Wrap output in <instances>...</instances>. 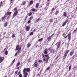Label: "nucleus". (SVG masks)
<instances>
[{"label":"nucleus","mask_w":77,"mask_h":77,"mask_svg":"<svg viewBox=\"0 0 77 77\" xmlns=\"http://www.w3.org/2000/svg\"><path fill=\"white\" fill-rule=\"evenodd\" d=\"M71 32H70L68 33V35H67L68 39L69 40V41H70L71 40Z\"/></svg>","instance_id":"f257e3e1"},{"label":"nucleus","mask_w":77,"mask_h":77,"mask_svg":"<svg viewBox=\"0 0 77 77\" xmlns=\"http://www.w3.org/2000/svg\"><path fill=\"white\" fill-rule=\"evenodd\" d=\"M26 68H25L23 69V74L25 75H28V73L26 72Z\"/></svg>","instance_id":"f03ea898"},{"label":"nucleus","mask_w":77,"mask_h":77,"mask_svg":"<svg viewBox=\"0 0 77 77\" xmlns=\"http://www.w3.org/2000/svg\"><path fill=\"white\" fill-rule=\"evenodd\" d=\"M18 14V11H16V12H14V14L13 15V18H14L17 14Z\"/></svg>","instance_id":"7ed1b4c3"},{"label":"nucleus","mask_w":77,"mask_h":77,"mask_svg":"<svg viewBox=\"0 0 77 77\" xmlns=\"http://www.w3.org/2000/svg\"><path fill=\"white\" fill-rule=\"evenodd\" d=\"M5 59V58L3 57H0V63H2V62H3V60H4V59Z\"/></svg>","instance_id":"20e7f679"},{"label":"nucleus","mask_w":77,"mask_h":77,"mask_svg":"<svg viewBox=\"0 0 77 77\" xmlns=\"http://www.w3.org/2000/svg\"><path fill=\"white\" fill-rule=\"evenodd\" d=\"M38 67V62H35L34 63V67L35 68H36V67Z\"/></svg>","instance_id":"39448f33"},{"label":"nucleus","mask_w":77,"mask_h":77,"mask_svg":"<svg viewBox=\"0 0 77 77\" xmlns=\"http://www.w3.org/2000/svg\"><path fill=\"white\" fill-rule=\"evenodd\" d=\"M26 31H29L30 29V27L29 26H27L26 27Z\"/></svg>","instance_id":"423d86ee"},{"label":"nucleus","mask_w":77,"mask_h":77,"mask_svg":"<svg viewBox=\"0 0 77 77\" xmlns=\"http://www.w3.org/2000/svg\"><path fill=\"white\" fill-rule=\"evenodd\" d=\"M48 50V49L47 48H46L45 49V52H44V54H47L48 53V52H47V51Z\"/></svg>","instance_id":"0eeeda50"},{"label":"nucleus","mask_w":77,"mask_h":77,"mask_svg":"<svg viewBox=\"0 0 77 77\" xmlns=\"http://www.w3.org/2000/svg\"><path fill=\"white\" fill-rule=\"evenodd\" d=\"M52 38V37H51V36H49L47 38L48 41H49V40L51 39V38Z\"/></svg>","instance_id":"6e6552de"},{"label":"nucleus","mask_w":77,"mask_h":77,"mask_svg":"<svg viewBox=\"0 0 77 77\" xmlns=\"http://www.w3.org/2000/svg\"><path fill=\"white\" fill-rule=\"evenodd\" d=\"M8 25V22H6L5 23H4V27H6V26H7V25Z\"/></svg>","instance_id":"1a4fd4ad"},{"label":"nucleus","mask_w":77,"mask_h":77,"mask_svg":"<svg viewBox=\"0 0 77 77\" xmlns=\"http://www.w3.org/2000/svg\"><path fill=\"white\" fill-rule=\"evenodd\" d=\"M12 14V12H8L6 13L7 15H11Z\"/></svg>","instance_id":"9d476101"},{"label":"nucleus","mask_w":77,"mask_h":77,"mask_svg":"<svg viewBox=\"0 0 77 77\" xmlns=\"http://www.w3.org/2000/svg\"><path fill=\"white\" fill-rule=\"evenodd\" d=\"M68 52H69V51H66V52L65 53L64 56L66 57L67 56V54L68 53Z\"/></svg>","instance_id":"9b49d317"},{"label":"nucleus","mask_w":77,"mask_h":77,"mask_svg":"<svg viewBox=\"0 0 77 77\" xmlns=\"http://www.w3.org/2000/svg\"><path fill=\"white\" fill-rule=\"evenodd\" d=\"M19 50V45H17L16 47L15 51H16V50Z\"/></svg>","instance_id":"f8f14e48"},{"label":"nucleus","mask_w":77,"mask_h":77,"mask_svg":"<svg viewBox=\"0 0 77 77\" xmlns=\"http://www.w3.org/2000/svg\"><path fill=\"white\" fill-rule=\"evenodd\" d=\"M74 54V52L73 51H72L70 53V56H72Z\"/></svg>","instance_id":"ddd939ff"},{"label":"nucleus","mask_w":77,"mask_h":77,"mask_svg":"<svg viewBox=\"0 0 77 77\" xmlns=\"http://www.w3.org/2000/svg\"><path fill=\"white\" fill-rule=\"evenodd\" d=\"M66 22H64L62 24V26H63V27L65 26L66 25Z\"/></svg>","instance_id":"4468645a"},{"label":"nucleus","mask_w":77,"mask_h":77,"mask_svg":"<svg viewBox=\"0 0 77 77\" xmlns=\"http://www.w3.org/2000/svg\"><path fill=\"white\" fill-rule=\"evenodd\" d=\"M38 7H39V4L37 3L35 5V8H38Z\"/></svg>","instance_id":"2eb2a0df"},{"label":"nucleus","mask_w":77,"mask_h":77,"mask_svg":"<svg viewBox=\"0 0 77 77\" xmlns=\"http://www.w3.org/2000/svg\"><path fill=\"white\" fill-rule=\"evenodd\" d=\"M63 17H67V16H66V12H64L63 13Z\"/></svg>","instance_id":"dca6fc26"},{"label":"nucleus","mask_w":77,"mask_h":77,"mask_svg":"<svg viewBox=\"0 0 77 77\" xmlns=\"http://www.w3.org/2000/svg\"><path fill=\"white\" fill-rule=\"evenodd\" d=\"M26 1H23L22 3V5L23 6H24L25 5H26Z\"/></svg>","instance_id":"f3484780"},{"label":"nucleus","mask_w":77,"mask_h":77,"mask_svg":"<svg viewBox=\"0 0 77 77\" xmlns=\"http://www.w3.org/2000/svg\"><path fill=\"white\" fill-rule=\"evenodd\" d=\"M26 71L27 72H29L30 71V69L29 68H26Z\"/></svg>","instance_id":"a211bd4d"},{"label":"nucleus","mask_w":77,"mask_h":77,"mask_svg":"<svg viewBox=\"0 0 77 77\" xmlns=\"http://www.w3.org/2000/svg\"><path fill=\"white\" fill-rule=\"evenodd\" d=\"M59 13V11H57L55 12V15H57V14H58Z\"/></svg>","instance_id":"6ab92c4d"},{"label":"nucleus","mask_w":77,"mask_h":77,"mask_svg":"<svg viewBox=\"0 0 77 77\" xmlns=\"http://www.w3.org/2000/svg\"><path fill=\"white\" fill-rule=\"evenodd\" d=\"M59 47H60V42H59L57 45V49H58L59 48Z\"/></svg>","instance_id":"aec40b11"},{"label":"nucleus","mask_w":77,"mask_h":77,"mask_svg":"<svg viewBox=\"0 0 77 77\" xmlns=\"http://www.w3.org/2000/svg\"><path fill=\"white\" fill-rule=\"evenodd\" d=\"M21 47L19 49L17 50H18V53H20V51H21Z\"/></svg>","instance_id":"412c9836"},{"label":"nucleus","mask_w":77,"mask_h":77,"mask_svg":"<svg viewBox=\"0 0 77 77\" xmlns=\"http://www.w3.org/2000/svg\"><path fill=\"white\" fill-rule=\"evenodd\" d=\"M8 51H6L5 52V54L6 55H8Z\"/></svg>","instance_id":"4be33fe9"},{"label":"nucleus","mask_w":77,"mask_h":77,"mask_svg":"<svg viewBox=\"0 0 77 77\" xmlns=\"http://www.w3.org/2000/svg\"><path fill=\"white\" fill-rule=\"evenodd\" d=\"M28 15L29 16H31V15H32V12H30L28 13Z\"/></svg>","instance_id":"5701e85b"},{"label":"nucleus","mask_w":77,"mask_h":77,"mask_svg":"<svg viewBox=\"0 0 77 77\" xmlns=\"http://www.w3.org/2000/svg\"><path fill=\"white\" fill-rule=\"evenodd\" d=\"M30 45H30V43H28L27 44V47L28 48H29V47H30Z\"/></svg>","instance_id":"b1692460"},{"label":"nucleus","mask_w":77,"mask_h":77,"mask_svg":"<svg viewBox=\"0 0 77 77\" xmlns=\"http://www.w3.org/2000/svg\"><path fill=\"white\" fill-rule=\"evenodd\" d=\"M20 65V62H19L18 63L17 65H16V66H17V67H18V66H19V65Z\"/></svg>","instance_id":"393cba45"},{"label":"nucleus","mask_w":77,"mask_h":77,"mask_svg":"<svg viewBox=\"0 0 77 77\" xmlns=\"http://www.w3.org/2000/svg\"><path fill=\"white\" fill-rule=\"evenodd\" d=\"M51 52H53V53H55V52H56V51L53 49L51 50Z\"/></svg>","instance_id":"a878e982"},{"label":"nucleus","mask_w":77,"mask_h":77,"mask_svg":"<svg viewBox=\"0 0 77 77\" xmlns=\"http://www.w3.org/2000/svg\"><path fill=\"white\" fill-rule=\"evenodd\" d=\"M33 35V32H31L29 34V35H30V36H32V35Z\"/></svg>","instance_id":"bb28decb"},{"label":"nucleus","mask_w":77,"mask_h":77,"mask_svg":"<svg viewBox=\"0 0 77 77\" xmlns=\"http://www.w3.org/2000/svg\"><path fill=\"white\" fill-rule=\"evenodd\" d=\"M42 40H43V38H42L39 39L38 41V42H40V41H42Z\"/></svg>","instance_id":"cd10ccee"},{"label":"nucleus","mask_w":77,"mask_h":77,"mask_svg":"<svg viewBox=\"0 0 77 77\" xmlns=\"http://www.w3.org/2000/svg\"><path fill=\"white\" fill-rule=\"evenodd\" d=\"M31 11H36V9L35 8H32L31 9Z\"/></svg>","instance_id":"c85d7f7f"},{"label":"nucleus","mask_w":77,"mask_h":77,"mask_svg":"<svg viewBox=\"0 0 77 77\" xmlns=\"http://www.w3.org/2000/svg\"><path fill=\"white\" fill-rule=\"evenodd\" d=\"M50 69V67L49 66L48 67L47 69H46V70L47 71H48V70H49V69Z\"/></svg>","instance_id":"c756f323"},{"label":"nucleus","mask_w":77,"mask_h":77,"mask_svg":"<svg viewBox=\"0 0 77 77\" xmlns=\"http://www.w3.org/2000/svg\"><path fill=\"white\" fill-rule=\"evenodd\" d=\"M33 18V16H31L30 18H29V20H32Z\"/></svg>","instance_id":"7c9ffc66"},{"label":"nucleus","mask_w":77,"mask_h":77,"mask_svg":"<svg viewBox=\"0 0 77 77\" xmlns=\"http://www.w3.org/2000/svg\"><path fill=\"white\" fill-rule=\"evenodd\" d=\"M71 65H70L69 66V71L70 70V69H71Z\"/></svg>","instance_id":"2f4dec72"},{"label":"nucleus","mask_w":77,"mask_h":77,"mask_svg":"<svg viewBox=\"0 0 77 77\" xmlns=\"http://www.w3.org/2000/svg\"><path fill=\"white\" fill-rule=\"evenodd\" d=\"M53 19H51L50 20V23H52V22H53Z\"/></svg>","instance_id":"473e14b6"},{"label":"nucleus","mask_w":77,"mask_h":77,"mask_svg":"<svg viewBox=\"0 0 77 77\" xmlns=\"http://www.w3.org/2000/svg\"><path fill=\"white\" fill-rule=\"evenodd\" d=\"M48 59H49V56H48L46 59V61H48Z\"/></svg>","instance_id":"72a5a7b5"},{"label":"nucleus","mask_w":77,"mask_h":77,"mask_svg":"<svg viewBox=\"0 0 77 77\" xmlns=\"http://www.w3.org/2000/svg\"><path fill=\"white\" fill-rule=\"evenodd\" d=\"M39 20H40V18H38V19L36 20L35 22H38V21H39Z\"/></svg>","instance_id":"f704fd0d"},{"label":"nucleus","mask_w":77,"mask_h":77,"mask_svg":"<svg viewBox=\"0 0 77 77\" xmlns=\"http://www.w3.org/2000/svg\"><path fill=\"white\" fill-rule=\"evenodd\" d=\"M17 54H18V51L15 54L14 56H17Z\"/></svg>","instance_id":"c9c22d12"},{"label":"nucleus","mask_w":77,"mask_h":77,"mask_svg":"<svg viewBox=\"0 0 77 77\" xmlns=\"http://www.w3.org/2000/svg\"><path fill=\"white\" fill-rule=\"evenodd\" d=\"M63 59H66V56H65L64 55L63 56Z\"/></svg>","instance_id":"e433bc0d"},{"label":"nucleus","mask_w":77,"mask_h":77,"mask_svg":"<svg viewBox=\"0 0 77 77\" xmlns=\"http://www.w3.org/2000/svg\"><path fill=\"white\" fill-rule=\"evenodd\" d=\"M33 1H31L30 2V4H33Z\"/></svg>","instance_id":"4c0bfd02"},{"label":"nucleus","mask_w":77,"mask_h":77,"mask_svg":"<svg viewBox=\"0 0 77 77\" xmlns=\"http://www.w3.org/2000/svg\"><path fill=\"white\" fill-rule=\"evenodd\" d=\"M42 62V61L41 60H38V62H40V63H41Z\"/></svg>","instance_id":"58836bf2"},{"label":"nucleus","mask_w":77,"mask_h":77,"mask_svg":"<svg viewBox=\"0 0 77 77\" xmlns=\"http://www.w3.org/2000/svg\"><path fill=\"white\" fill-rule=\"evenodd\" d=\"M77 32V28L76 29L73 31V32H74V33H75V32Z\"/></svg>","instance_id":"ea45409f"},{"label":"nucleus","mask_w":77,"mask_h":77,"mask_svg":"<svg viewBox=\"0 0 77 77\" xmlns=\"http://www.w3.org/2000/svg\"><path fill=\"white\" fill-rule=\"evenodd\" d=\"M30 22H31V20H29L28 22V24H29L30 23Z\"/></svg>","instance_id":"a19ab883"},{"label":"nucleus","mask_w":77,"mask_h":77,"mask_svg":"<svg viewBox=\"0 0 77 77\" xmlns=\"http://www.w3.org/2000/svg\"><path fill=\"white\" fill-rule=\"evenodd\" d=\"M17 72H18V71H16L15 72V75H16V74H17Z\"/></svg>","instance_id":"79ce46f5"},{"label":"nucleus","mask_w":77,"mask_h":77,"mask_svg":"<svg viewBox=\"0 0 77 77\" xmlns=\"http://www.w3.org/2000/svg\"><path fill=\"white\" fill-rule=\"evenodd\" d=\"M12 38H14L15 37V34H13L12 36Z\"/></svg>","instance_id":"37998d69"},{"label":"nucleus","mask_w":77,"mask_h":77,"mask_svg":"<svg viewBox=\"0 0 77 77\" xmlns=\"http://www.w3.org/2000/svg\"><path fill=\"white\" fill-rule=\"evenodd\" d=\"M45 57H48V54H46L45 55Z\"/></svg>","instance_id":"c03bdc74"},{"label":"nucleus","mask_w":77,"mask_h":77,"mask_svg":"<svg viewBox=\"0 0 77 77\" xmlns=\"http://www.w3.org/2000/svg\"><path fill=\"white\" fill-rule=\"evenodd\" d=\"M19 77H22V74H20L19 75Z\"/></svg>","instance_id":"a18cd8bd"},{"label":"nucleus","mask_w":77,"mask_h":77,"mask_svg":"<svg viewBox=\"0 0 77 77\" xmlns=\"http://www.w3.org/2000/svg\"><path fill=\"white\" fill-rule=\"evenodd\" d=\"M27 16H26L25 17V19L26 20V19H27Z\"/></svg>","instance_id":"49530a36"},{"label":"nucleus","mask_w":77,"mask_h":77,"mask_svg":"<svg viewBox=\"0 0 77 77\" xmlns=\"http://www.w3.org/2000/svg\"><path fill=\"white\" fill-rule=\"evenodd\" d=\"M14 10L15 11H17V8H15Z\"/></svg>","instance_id":"de8ad7c7"},{"label":"nucleus","mask_w":77,"mask_h":77,"mask_svg":"<svg viewBox=\"0 0 77 77\" xmlns=\"http://www.w3.org/2000/svg\"><path fill=\"white\" fill-rule=\"evenodd\" d=\"M1 4H3V2H1V4H0V6H2V5H1Z\"/></svg>","instance_id":"09e8293b"},{"label":"nucleus","mask_w":77,"mask_h":77,"mask_svg":"<svg viewBox=\"0 0 77 77\" xmlns=\"http://www.w3.org/2000/svg\"><path fill=\"white\" fill-rule=\"evenodd\" d=\"M54 35V33L51 36L52 38H53V36Z\"/></svg>","instance_id":"8fccbe9b"},{"label":"nucleus","mask_w":77,"mask_h":77,"mask_svg":"<svg viewBox=\"0 0 77 77\" xmlns=\"http://www.w3.org/2000/svg\"><path fill=\"white\" fill-rule=\"evenodd\" d=\"M56 22H57L56 21H55L54 22V23L55 24H56V23H57Z\"/></svg>","instance_id":"3c124183"},{"label":"nucleus","mask_w":77,"mask_h":77,"mask_svg":"<svg viewBox=\"0 0 77 77\" xmlns=\"http://www.w3.org/2000/svg\"><path fill=\"white\" fill-rule=\"evenodd\" d=\"M43 60H44V62H45L46 61V60H45V59H44Z\"/></svg>","instance_id":"603ef678"},{"label":"nucleus","mask_w":77,"mask_h":77,"mask_svg":"<svg viewBox=\"0 0 77 77\" xmlns=\"http://www.w3.org/2000/svg\"><path fill=\"white\" fill-rule=\"evenodd\" d=\"M58 57H59V56H58L57 57H56V58H55V60H57V59Z\"/></svg>","instance_id":"864d4df0"},{"label":"nucleus","mask_w":77,"mask_h":77,"mask_svg":"<svg viewBox=\"0 0 77 77\" xmlns=\"http://www.w3.org/2000/svg\"><path fill=\"white\" fill-rule=\"evenodd\" d=\"M23 77H27V75H24L23 76Z\"/></svg>","instance_id":"5fc2aeb1"},{"label":"nucleus","mask_w":77,"mask_h":77,"mask_svg":"<svg viewBox=\"0 0 77 77\" xmlns=\"http://www.w3.org/2000/svg\"><path fill=\"white\" fill-rule=\"evenodd\" d=\"M51 11H54V8H53L52 10H51Z\"/></svg>","instance_id":"6e6d98bb"},{"label":"nucleus","mask_w":77,"mask_h":77,"mask_svg":"<svg viewBox=\"0 0 77 77\" xmlns=\"http://www.w3.org/2000/svg\"><path fill=\"white\" fill-rule=\"evenodd\" d=\"M5 18L4 17H2V20H4Z\"/></svg>","instance_id":"4d7b16f0"},{"label":"nucleus","mask_w":77,"mask_h":77,"mask_svg":"<svg viewBox=\"0 0 77 77\" xmlns=\"http://www.w3.org/2000/svg\"><path fill=\"white\" fill-rule=\"evenodd\" d=\"M42 56V57H44V56H45V55H44V54H43Z\"/></svg>","instance_id":"13d9d810"},{"label":"nucleus","mask_w":77,"mask_h":77,"mask_svg":"<svg viewBox=\"0 0 77 77\" xmlns=\"http://www.w3.org/2000/svg\"><path fill=\"white\" fill-rule=\"evenodd\" d=\"M45 63H48V61H46L45 62Z\"/></svg>","instance_id":"bf43d9fd"},{"label":"nucleus","mask_w":77,"mask_h":77,"mask_svg":"<svg viewBox=\"0 0 77 77\" xmlns=\"http://www.w3.org/2000/svg\"><path fill=\"white\" fill-rule=\"evenodd\" d=\"M4 17H5V18H6V15H5L4 16Z\"/></svg>","instance_id":"052dcab7"},{"label":"nucleus","mask_w":77,"mask_h":77,"mask_svg":"<svg viewBox=\"0 0 77 77\" xmlns=\"http://www.w3.org/2000/svg\"><path fill=\"white\" fill-rule=\"evenodd\" d=\"M13 63H14V62H15V60H13Z\"/></svg>","instance_id":"680f3d73"},{"label":"nucleus","mask_w":77,"mask_h":77,"mask_svg":"<svg viewBox=\"0 0 77 77\" xmlns=\"http://www.w3.org/2000/svg\"><path fill=\"white\" fill-rule=\"evenodd\" d=\"M20 72H18V74L19 75L20 74Z\"/></svg>","instance_id":"e2e57ef3"},{"label":"nucleus","mask_w":77,"mask_h":77,"mask_svg":"<svg viewBox=\"0 0 77 77\" xmlns=\"http://www.w3.org/2000/svg\"><path fill=\"white\" fill-rule=\"evenodd\" d=\"M64 38H66V36H64Z\"/></svg>","instance_id":"0e129e2a"},{"label":"nucleus","mask_w":77,"mask_h":77,"mask_svg":"<svg viewBox=\"0 0 77 77\" xmlns=\"http://www.w3.org/2000/svg\"><path fill=\"white\" fill-rule=\"evenodd\" d=\"M36 31V29H35L33 30V32H35Z\"/></svg>","instance_id":"69168bd1"},{"label":"nucleus","mask_w":77,"mask_h":77,"mask_svg":"<svg viewBox=\"0 0 77 77\" xmlns=\"http://www.w3.org/2000/svg\"><path fill=\"white\" fill-rule=\"evenodd\" d=\"M17 69H19V67H17Z\"/></svg>","instance_id":"338daca9"},{"label":"nucleus","mask_w":77,"mask_h":77,"mask_svg":"<svg viewBox=\"0 0 77 77\" xmlns=\"http://www.w3.org/2000/svg\"><path fill=\"white\" fill-rule=\"evenodd\" d=\"M6 34V32H5L4 33V35H5Z\"/></svg>","instance_id":"774afa93"}]
</instances>
